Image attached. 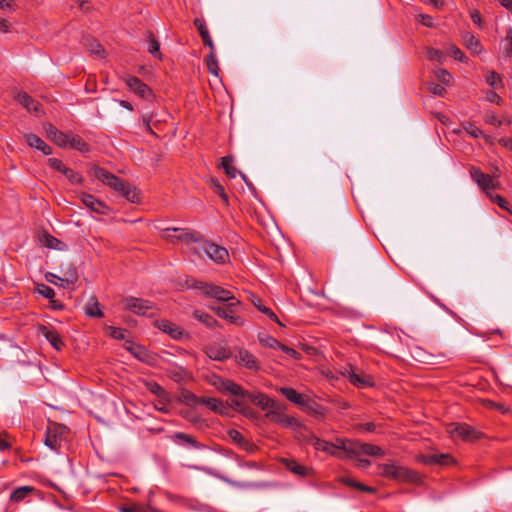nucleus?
<instances>
[{"label":"nucleus","mask_w":512,"mask_h":512,"mask_svg":"<svg viewBox=\"0 0 512 512\" xmlns=\"http://www.w3.org/2000/svg\"><path fill=\"white\" fill-rule=\"evenodd\" d=\"M92 173L93 176L100 180L103 184L109 186L116 192H120L121 195L125 197L129 202H139V192L134 186L130 185L129 183H125L122 179L101 167H94L92 169Z\"/></svg>","instance_id":"1"},{"label":"nucleus","mask_w":512,"mask_h":512,"mask_svg":"<svg viewBox=\"0 0 512 512\" xmlns=\"http://www.w3.org/2000/svg\"><path fill=\"white\" fill-rule=\"evenodd\" d=\"M378 473L387 478L397 481L410 482L418 484L421 482V476L406 467L397 466L395 464H380L378 466Z\"/></svg>","instance_id":"2"},{"label":"nucleus","mask_w":512,"mask_h":512,"mask_svg":"<svg viewBox=\"0 0 512 512\" xmlns=\"http://www.w3.org/2000/svg\"><path fill=\"white\" fill-rule=\"evenodd\" d=\"M199 245L192 248V252L201 257L205 254L209 259L217 264H224L229 260L228 250L213 242L200 239Z\"/></svg>","instance_id":"3"},{"label":"nucleus","mask_w":512,"mask_h":512,"mask_svg":"<svg viewBox=\"0 0 512 512\" xmlns=\"http://www.w3.org/2000/svg\"><path fill=\"white\" fill-rule=\"evenodd\" d=\"M68 428L58 423H50L45 432L44 443L53 451H58L61 444L66 440Z\"/></svg>","instance_id":"4"},{"label":"nucleus","mask_w":512,"mask_h":512,"mask_svg":"<svg viewBox=\"0 0 512 512\" xmlns=\"http://www.w3.org/2000/svg\"><path fill=\"white\" fill-rule=\"evenodd\" d=\"M446 430L453 439L472 442L481 437L480 432L466 423H450L447 425Z\"/></svg>","instance_id":"5"},{"label":"nucleus","mask_w":512,"mask_h":512,"mask_svg":"<svg viewBox=\"0 0 512 512\" xmlns=\"http://www.w3.org/2000/svg\"><path fill=\"white\" fill-rule=\"evenodd\" d=\"M123 309L131 311L140 316L154 315V305L145 299L136 297H126L122 300Z\"/></svg>","instance_id":"6"},{"label":"nucleus","mask_w":512,"mask_h":512,"mask_svg":"<svg viewBox=\"0 0 512 512\" xmlns=\"http://www.w3.org/2000/svg\"><path fill=\"white\" fill-rule=\"evenodd\" d=\"M163 237L174 243L177 241L190 243V242H200L202 238L199 232L191 231L188 229H180V228H167L163 231Z\"/></svg>","instance_id":"7"},{"label":"nucleus","mask_w":512,"mask_h":512,"mask_svg":"<svg viewBox=\"0 0 512 512\" xmlns=\"http://www.w3.org/2000/svg\"><path fill=\"white\" fill-rule=\"evenodd\" d=\"M200 293L207 298H214L219 302H227V304L236 301L231 291L211 283L201 286Z\"/></svg>","instance_id":"8"},{"label":"nucleus","mask_w":512,"mask_h":512,"mask_svg":"<svg viewBox=\"0 0 512 512\" xmlns=\"http://www.w3.org/2000/svg\"><path fill=\"white\" fill-rule=\"evenodd\" d=\"M356 443L357 441L336 438L335 441L331 443L336 452V454H332V456L339 459L354 458Z\"/></svg>","instance_id":"9"},{"label":"nucleus","mask_w":512,"mask_h":512,"mask_svg":"<svg viewBox=\"0 0 512 512\" xmlns=\"http://www.w3.org/2000/svg\"><path fill=\"white\" fill-rule=\"evenodd\" d=\"M470 176L486 194L490 193V190L498 188V182H495L491 175L482 172L478 167L470 169Z\"/></svg>","instance_id":"10"},{"label":"nucleus","mask_w":512,"mask_h":512,"mask_svg":"<svg viewBox=\"0 0 512 512\" xmlns=\"http://www.w3.org/2000/svg\"><path fill=\"white\" fill-rule=\"evenodd\" d=\"M237 397L247 399L251 403L257 405L263 410L271 409L275 406V401L268 397L266 394L261 392H252L242 388V393L238 394Z\"/></svg>","instance_id":"11"},{"label":"nucleus","mask_w":512,"mask_h":512,"mask_svg":"<svg viewBox=\"0 0 512 512\" xmlns=\"http://www.w3.org/2000/svg\"><path fill=\"white\" fill-rule=\"evenodd\" d=\"M125 84L130 91L137 94L139 97L149 100L153 97L152 90L142 80L135 76H126L123 78Z\"/></svg>","instance_id":"12"},{"label":"nucleus","mask_w":512,"mask_h":512,"mask_svg":"<svg viewBox=\"0 0 512 512\" xmlns=\"http://www.w3.org/2000/svg\"><path fill=\"white\" fill-rule=\"evenodd\" d=\"M240 305V301L236 300L233 302H229L226 307H220V306H210L209 308L217 314L220 318L228 320L230 323L242 326L244 324V320L234 315L233 308Z\"/></svg>","instance_id":"13"},{"label":"nucleus","mask_w":512,"mask_h":512,"mask_svg":"<svg viewBox=\"0 0 512 512\" xmlns=\"http://www.w3.org/2000/svg\"><path fill=\"white\" fill-rule=\"evenodd\" d=\"M48 165L54 170L62 173L72 184H81L83 181V177L81 175L66 167L59 159L49 158Z\"/></svg>","instance_id":"14"},{"label":"nucleus","mask_w":512,"mask_h":512,"mask_svg":"<svg viewBox=\"0 0 512 512\" xmlns=\"http://www.w3.org/2000/svg\"><path fill=\"white\" fill-rule=\"evenodd\" d=\"M80 199L87 208L95 213L106 215L110 211L109 207L104 202L91 194L81 193Z\"/></svg>","instance_id":"15"},{"label":"nucleus","mask_w":512,"mask_h":512,"mask_svg":"<svg viewBox=\"0 0 512 512\" xmlns=\"http://www.w3.org/2000/svg\"><path fill=\"white\" fill-rule=\"evenodd\" d=\"M236 362L249 370L257 372L260 369L257 358L248 350L240 349L235 356Z\"/></svg>","instance_id":"16"},{"label":"nucleus","mask_w":512,"mask_h":512,"mask_svg":"<svg viewBox=\"0 0 512 512\" xmlns=\"http://www.w3.org/2000/svg\"><path fill=\"white\" fill-rule=\"evenodd\" d=\"M265 417L270 421L276 422L283 427H298L300 424L295 417L286 415L284 413L270 410L265 414Z\"/></svg>","instance_id":"17"},{"label":"nucleus","mask_w":512,"mask_h":512,"mask_svg":"<svg viewBox=\"0 0 512 512\" xmlns=\"http://www.w3.org/2000/svg\"><path fill=\"white\" fill-rule=\"evenodd\" d=\"M212 384L220 391L230 393L234 396L242 393V387L231 380L224 379L220 376H215Z\"/></svg>","instance_id":"18"},{"label":"nucleus","mask_w":512,"mask_h":512,"mask_svg":"<svg viewBox=\"0 0 512 512\" xmlns=\"http://www.w3.org/2000/svg\"><path fill=\"white\" fill-rule=\"evenodd\" d=\"M15 100L24 108H26L27 111L39 114L41 107L40 103L33 99L26 92H17V94L15 95Z\"/></svg>","instance_id":"19"},{"label":"nucleus","mask_w":512,"mask_h":512,"mask_svg":"<svg viewBox=\"0 0 512 512\" xmlns=\"http://www.w3.org/2000/svg\"><path fill=\"white\" fill-rule=\"evenodd\" d=\"M355 457L354 458H357L359 457L360 455H368V456H384L385 452L384 450L377 446V445H373V444H369V443H361L359 441H357L356 443V447H355Z\"/></svg>","instance_id":"20"},{"label":"nucleus","mask_w":512,"mask_h":512,"mask_svg":"<svg viewBox=\"0 0 512 512\" xmlns=\"http://www.w3.org/2000/svg\"><path fill=\"white\" fill-rule=\"evenodd\" d=\"M27 144L35 148L39 151H41L44 155H50L52 154V148L47 145L39 136L33 133L25 134L24 136Z\"/></svg>","instance_id":"21"},{"label":"nucleus","mask_w":512,"mask_h":512,"mask_svg":"<svg viewBox=\"0 0 512 512\" xmlns=\"http://www.w3.org/2000/svg\"><path fill=\"white\" fill-rule=\"evenodd\" d=\"M39 332L47 339L54 349L57 351L62 349L64 343L55 330H51L48 327L41 325L39 326Z\"/></svg>","instance_id":"22"},{"label":"nucleus","mask_w":512,"mask_h":512,"mask_svg":"<svg viewBox=\"0 0 512 512\" xmlns=\"http://www.w3.org/2000/svg\"><path fill=\"white\" fill-rule=\"evenodd\" d=\"M343 375L347 376L350 382L357 387H366L373 385L369 377L357 374L352 366L345 368Z\"/></svg>","instance_id":"23"},{"label":"nucleus","mask_w":512,"mask_h":512,"mask_svg":"<svg viewBox=\"0 0 512 512\" xmlns=\"http://www.w3.org/2000/svg\"><path fill=\"white\" fill-rule=\"evenodd\" d=\"M61 286L66 287L67 285L74 284L78 279V273L76 268L70 263H66L61 268Z\"/></svg>","instance_id":"24"},{"label":"nucleus","mask_w":512,"mask_h":512,"mask_svg":"<svg viewBox=\"0 0 512 512\" xmlns=\"http://www.w3.org/2000/svg\"><path fill=\"white\" fill-rule=\"evenodd\" d=\"M171 439L178 444H187L191 446L194 449H202L205 446L198 442L195 437L183 433V432H176L171 436Z\"/></svg>","instance_id":"25"},{"label":"nucleus","mask_w":512,"mask_h":512,"mask_svg":"<svg viewBox=\"0 0 512 512\" xmlns=\"http://www.w3.org/2000/svg\"><path fill=\"white\" fill-rule=\"evenodd\" d=\"M280 392L284 395L290 402L296 404L300 408L305 404V401L308 397L299 394L295 389L290 387H282L280 388Z\"/></svg>","instance_id":"26"},{"label":"nucleus","mask_w":512,"mask_h":512,"mask_svg":"<svg viewBox=\"0 0 512 512\" xmlns=\"http://www.w3.org/2000/svg\"><path fill=\"white\" fill-rule=\"evenodd\" d=\"M85 313L87 316L92 318H102L104 316L103 312L100 309V304L95 295H92L86 305H85Z\"/></svg>","instance_id":"27"},{"label":"nucleus","mask_w":512,"mask_h":512,"mask_svg":"<svg viewBox=\"0 0 512 512\" xmlns=\"http://www.w3.org/2000/svg\"><path fill=\"white\" fill-rule=\"evenodd\" d=\"M158 327L174 339H181L184 334L179 326L167 320L160 321Z\"/></svg>","instance_id":"28"},{"label":"nucleus","mask_w":512,"mask_h":512,"mask_svg":"<svg viewBox=\"0 0 512 512\" xmlns=\"http://www.w3.org/2000/svg\"><path fill=\"white\" fill-rule=\"evenodd\" d=\"M301 409L317 418H322L325 415V409L316 401L310 398L306 399L305 404L302 406Z\"/></svg>","instance_id":"29"},{"label":"nucleus","mask_w":512,"mask_h":512,"mask_svg":"<svg viewBox=\"0 0 512 512\" xmlns=\"http://www.w3.org/2000/svg\"><path fill=\"white\" fill-rule=\"evenodd\" d=\"M281 462L284 464V466L292 473L299 475V476H307L308 475V468L300 465L296 460L294 459H288L283 458Z\"/></svg>","instance_id":"30"},{"label":"nucleus","mask_w":512,"mask_h":512,"mask_svg":"<svg viewBox=\"0 0 512 512\" xmlns=\"http://www.w3.org/2000/svg\"><path fill=\"white\" fill-rule=\"evenodd\" d=\"M201 404L205 405L207 408L216 413L225 414L227 411V407L224 405V403L215 398L202 397Z\"/></svg>","instance_id":"31"},{"label":"nucleus","mask_w":512,"mask_h":512,"mask_svg":"<svg viewBox=\"0 0 512 512\" xmlns=\"http://www.w3.org/2000/svg\"><path fill=\"white\" fill-rule=\"evenodd\" d=\"M338 481L349 486V487H352L354 489L362 491V492H366V493H374L375 492V489L373 487L362 484L351 477L342 476V477L338 478Z\"/></svg>","instance_id":"32"},{"label":"nucleus","mask_w":512,"mask_h":512,"mask_svg":"<svg viewBox=\"0 0 512 512\" xmlns=\"http://www.w3.org/2000/svg\"><path fill=\"white\" fill-rule=\"evenodd\" d=\"M251 302L253 303V305L260 311L262 312L263 314L267 315L271 320L275 321L276 323H278L279 325H283L277 315L268 307H266L265 305H263L262 303V300L257 297V296H252L251 298Z\"/></svg>","instance_id":"33"},{"label":"nucleus","mask_w":512,"mask_h":512,"mask_svg":"<svg viewBox=\"0 0 512 512\" xmlns=\"http://www.w3.org/2000/svg\"><path fill=\"white\" fill-rule=\"evenodd\" d=\"M39 240L47 248L61 250L62 247L64 246L62 241H60L59 239L55 238L54 236L48 234L47 232H44L39 237Z\"/></svg>","instance_id":"34"},{"label":"nucleus","mask_w":512,"mask_h":512,"mask_svg":"<svg viewBox=\"0 0 512 512\" xmlns=\"http://www.w3.org/2000/svg\"><path fill=\"white\" fill-rule=\"evenodd\" d=\"M310 444L316 449L320 451H324L330 455L336 454L335 449H333L332 444L328 441L322 440L316 436H313L310 440Z\"/></svg>","instance_id":"35"},{"label":"nucleus","mask_w":512,"mask_h":512,"mask_svg":"<svg viewBox=\"0 0 512 512\" xmlns=\"http://www.w3.org/2000/svg\"><path fill=\"white\" fill-rule=\"evenodd\" d=\"M193 317L203 323L208 328H214L218 326V321L206 312L195 310Z\"/></svg>","instance_id":"36"},{"label":"nucleus","mask_w":512,"mask_h":512,"mask_svg":"<svg viewBox=\"0 0 512 512\" xmlns=\"http://www.w3.org/2000/svg\"><path fill=\"white\" fill-rule=\"evenodd\" d=\"M245 400L241 397L239 399H233L231 401V406L234 407L237 411L247 417H253L255 412L253 409L245 404Z\"/></svg>","instance_id":"37"},{"label":"nucleus","mask_w":512,"mask_h":512,"mask_svg":"<svg viewBox=\"0 0 512 512\" xmlns=\"http://www.w3.org/2000/svg\"><path fill=\"white\" fill-rule=\"evenodd\" d=\"M34 491V488L31 486H22L15 489L10 496V499L14 502H20L24 500L28 495H30Z\"/></svg>","instance_id":"38"},{"label":"nucleus","mask_w":512,"mask_h":512,"mask_svg":"<svg viewBox=\"0 0 512 512\" xmlns=\"http://www.w3.org/2000/svg\"><path fill=\"white\" fill-rule=\"evenodd\" d=\"M68 147L76 149L80 152L89 151L88 144L78 135L71 133Z\"/></svg>","instance_id":"39"},{"label":"nucleus","mask_w":512,"mask_h":512,"mask_svg":"<svg viewBox=\"0 0 512 512\" xmlns=\"http://www.w3.org/2000/svg\"><path fill=\"white\" fill-rule=\"evenodd\" d=\"M201 399L202 397H198L194 393L187 390L183 391L180 397L181 402L190 407H196L197 405H200Z\"/></svg>","instance_id":"40"},{"label":"nucleus","mask_w":512,"mask_h":512,"mask_svg":"<svg viewBox=\"0 0 512 512\" xmlns=\"http://www.w3.org/2000/svg\"><path fill=\"white\" fill-rule=\"evenodd\" d=\"M464 43L466 47L471 50L473 53H479L481 51V44L479 40L472 34L466 33L463 36Z\"/></svg>","instance_id":"41"},{"label":"nucleus","mask_w":512,"mask_h":512,"mask_svg":"<svg viewBox=\"0 0 512 512\" xmlns=\"http://www.w3.org/2000/svg\"><path fill=\"white\" fill-rule=\"evenodd\" d=\"M148 51L156 58L160 59L162 56L160 53V43L152 32H148Z\"/></svg>","instance_id":"42"},{"label":"nucleus","mask_w":512,"mask_h":512,"mask_svg":"<svg viewBox=\"0 0 512 512\" xmlns=\"http://www.w3.org/2000/svg\"><path fill=\"white\" fill-rule=\"evenodd\" d=\"M205 62H206V65H207L208 71H209L211 74H213V75H215V76H218L219 67H218V61H217V59H216L215 52H210V53L206 56Z\"/></svg>","instance_id":"43"},{"label":"nucleus","mask_w":512,"mask_h":512,"mask_svg":"<svg viewBox=\"0 0 512 512\" xmlns=\"http://www.w3.org/2000/svg\"><path fill=\"white\" fill-rule=\"evenodd\" d=\"M259 342L265 346L272 349H278L280 346V342L277 341L274 337L266 335V334H259L258 335Z\"/></svg>","instance_id":"44"},{"label":"nucleus","mask_w":512,"mask_h":512,"mask_svg":"<svg viewBox=\"0 0 512 512\" xmlns=\"http://www.w3.org/2000/svg\"><path fill=\"white\" fill-rule=\"evenodd\" d=\"M211 189L222 198L225 204H228V196L225 193L224 187L213 178L211 179Z\"/></svg>","instance_id":"45"},{"label":"nucleus","mask_w":512,"mask_h":512,"mask_svg":"<svg viewBox=\"0 0 512 512\" xmlns=\"http://www.w3.org/2000/svg\"><path fill=\"white\" fill-rule=\"evenodd\" d=\"M207 355L210 359H213V360L222 361V360L228 358V354H227L226 350H224L222 348H212L208 351Z\"/></svg>","instance_id":"46"},{"label":"nucleus","mask_w":512,"mask_h":512,"mask_svg":"<svg viewBox=\"0 0 512 512\" xmlns=\"http://www.w3.org/2000/svg\"><path fill=\"white\" fill-rule=\"evenodd\" d=\"M133 356H135L140 361H146L147 351L139 345H132L128 348Z\"/></svg>","instance_id":"47"},{"label":"nucleus","mask_w":512,"mask_h":512,"mask_svg":"<svg viewBox=\"0 0 512 512\" xmlns=\"http://www.w3.org/2000/svg\"><path fill=\"white\" fill-rule=\"evenodd\" d=\"M147 389L154 395L163 398L166 396V391L158 383L150 381L146 384Z\"/></svg>","instance_id":"48"},{"label":"nucleus","mask_w":512,"mask_h":512,"mask_svg":"<svg viewBox=\"0 0 512 512\" xmlns=\"http://www.w3.org/2000/svg\"><path fill=\"white\" fill-rule=\"evenodd\" d=\"M463 129L467 134H469L473 138H479L483 132L476 125L471 122H467L463 125Z\"/></svg>","instance_id":"49"},{"label":"nucleus","mask_w":512,"mask_h":512,"mask_svg":"<svg viewBox=\"0 0 512 512\" xmlns=\"http://www.w3.org/2000/svg\"><path fill=\"white\" fill-rule=\"evenodd\" d=\"M37 292L41 296H43L44 298L49 299V300H52L55 297V291L51 287H49L45 284H38Z\"/></svg>","instance_id":"50"},{"label":"nucleus","mask_w":512,"mask_h":512,"mask_svg":"<svg viewBox=\"0 0 512 512\" xmlns=\"http://www.w3.org/2000/svg\"><path fill=\"white\" fill-rule=\"evenodd\" d=\"M438 455H439V453H437V452L422 454L419 457V460L425 465H437Z\"/></svg>","instance_id":"51"},{"label":"nucleus","mask_w":512,"mask_h":512,"mask_svg":"<svg viewBox=\"0 0 512 512\" xmlns=\"http://www.w3.org/2000/svg\"><path fill=\"white\" fill-rule=\"evenodd\" d=\"M503 52L506 56H512V29L508 30L507 36L503 41Z\"/></svg>","instance_id":"52"},{"label":"nucleus","mask_w":512,"mask_h":512,"mask_svg":"<svg viewBox=\"0 0 512 512\" xmlns=\"http://www.w3.org/2000/svg\"><path fill=\"white\" fill-rule=\"evenodd\" d=\"M70 135L71 133H64L60 131V133H58L57 137L53 142L59 147L67 148L69 144Z\"/></svg>","instance_id":"53"},{"label":"nucleus","mask_w":512,"mask_h":512,"mask_svg":"<svg viewBox=\"0 0 512 512\" xmlns=\"http://www.w3.org/2000/svg\"><path fill=\"white\" fill-rule=\"evenodd\" d=\"M487 196L491 199L492 202L496 203L500 208L509 210V203L504 197L497 194L494 195L492 193H487Z\"/></svg>","instance_id":"54"},{"label":"nucleus","mask_w":512,"mask_h":512,"mask_svg":"<svg viewBox=\"0 0 512 512\" xmlns=\"http://www.w3.org/2000/svg\"><path fill=\"white\" fill-rule=\"evenodd\" d=\"M194 25L197 28L201 38H207V36L210 35L204 20H202L200 18H195Z\"/></svg>","instance_id":"55"},{"label":"nucleus","mask_w":512,"mask_h":512,"mask_svg":"<svg viewBox=\"0 0 512 512\" xmlns=\"http://www.w3.org/2000/svg\"><path fill=\"white\" fill-rule=\"evenodd\" d=\"M486 82L493 88H497L498 85H502V80L496 72H489L486 76Z\"/></svg>","instance_id":"56"},{"label":"nucleus","mask_w":512,"mask_h":512,"mask_svg":"<svg viewBox=\"0 0 512 512\" xmlns=\"http://www.w3.org/2000/svg\"><path fill=\"white\" fill-rule=\"evenodd\" d=\"M454 462H455V460L453 459V457L450 454L439 453L437 465L449 466V465L453 464Z\"/></svg>","instance_id":"57"},{"label":"nucleus","mask_w":512,"mask_h":512,"mask_svg":"<svg viewBox=\"0 0 512 512\" xmlns=\"http://www.w3.org/2000/svg\"><path fill=\"white\" fill-rule=\"evenodd\" d=\"M206 284H207V282H202V281L196 280L195 278H192V277H188L185 280V285L188 289H195L198 291H200L201 286L206 285Z\"/></svg>","instance_id":"58"},{"label":"nucleus","mask_w":512,"mask_h":512,"mask_svg":"<svg viewBox=\"0 0 512 512\" xmlns=\"http://www.w3.org/2000/svg\"><path fill=\"white\" fill-rule=\"evenodd\" d=\"M109 330H110L111 337H113L114 339H118V340L124 339L125 334L127 332L125 329L117 328V327H109Z\"/></svg>","instance_id":"59"},{"label":"nucleus","mask_w":512,"mask_h":512,"mask_svg":"<svg viewBox=\"0 0 512 512\" xmlns=\"http://www.w3.org/2000/svg\"><path fill=\"white\" fill-rule=\"evenodd\" d=\"M89 50H90V53H91L92 55H95V56L100 57V58L104 57V52H105V51H104V49H103L102 45H100V44H99V43H97V42H93V43L91 44V47H90V49H89Z\"/></svg>","instance_id":"60"},{"label":"nucleus","mask_w":512,"mask_h":512,"mask_svg":"<svg viewBox=\"0 0 512 512\" xmlns=\"http://www.w3.org/2000/svg\"><path fill=\"white\" fill-rule=\"evenodd\" d=\"M436 77L439 79L443 84H448L451 78L450 73L445 69H439L436 72Z\"/></svg>","instance_id":"61"},{"label":"nucleus","mask_w":512,"mask_h":512,"mask_svg":"<svg viewBox=\"0 0 512 512\" xmlns=\"http://www.w3.org/2000/svg\"><path fill=\"white\" fill-rule=\"evenodd\" d=\"M450 54L451 56H453L454 59L459 60L461 62H464L466 60L464 53L456 46H452L450 48Z\"/></svg>","instance_id":"62"},{"label":"nucleus","mask_w":512,"mask_h":512,"mask_svg":"<svg viewBox=\"0 0 512 512\" xmlns=\"http://www.w3.org/2000/svg\"><path fill=\"white\" fill-rule=\"evenodd\" d=\"M228 434H229V437H230L234 442L238 443L239 445H241V444H242V442H244V441H245V439H244L243 435H242L239 431H237V430H235V429H231V430L229 431V433H228Z\"/></svg>","instance_id":"63"},{"label":"nucleus","mask_w":512,"mask_h":512,"mask_svg":"<svg viewBox=\"0 0 512 512\" xmlns=\"http://www.w3.org/2000/svg\"><path fill=\"white\" fill-rule=\"evenodd\" d=\"M45 131L47 133V136L52 140L54 141L55 138L57 137L58 133H60V130H58L55 126H53L52 124H48L46 127H45Z\"/></svg>","instance_id":"64"}]
</instances>
